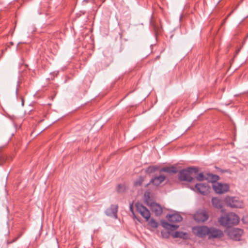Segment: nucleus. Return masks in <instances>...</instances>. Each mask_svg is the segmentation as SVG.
<instances>
[{
    "label": "nucleus",
    "instance_id": "3",
    "mask_svg": "<svg viewBox=\"0 0 248 248\" xmlns=\"http://www.w3.org/2000/svg\"><path fill=\"white\" fill-rule=\"evenodd\" d=\"M225 202L228 206L232 208H242L243 206V203L236 197H226Z\"/></svg>",
    "mask_w": 248,
    "mask_h": 248
},
{
    "label": "nucleus",
    "instance_id": "16",
    "mask_svg": "<svg viewBox=\"0 0 248 248\" xmlns=\"http://www.w3.org/2000/svg\"><path fill=\"white\" fill-rule=\"evenodd\" d=\"M219 179V177L216 174L207 173L205 175V180L212 183H215Z\"/></svg>",
    "mask_w": 248,
    "mask_h": 248
},
{
    "label": "nucleus",
    "instance_id": "13",
    "mask_svg": "<svg viewBox=\"0 0 248 248\" xmlns=\"http://www.w3.org/2000/svg\"><path fill=\"white\" fill-rule=\"evenodd\" d=\"M150 206L152 211L155 214V215L160 216L162 214L163 209L159 204L155 202H152L151 203Z\"/></svg>",
    "mask_w": 248,
    "mask_h": 248
},
{
    "label": "nucleus",
    "instance_id": "24",
    "mask_svg": "<svg viewBox=\"0 0 248 248\" xmlns=\"http://www.w3.org/2000/svg\"><path fill=\"white\" fill-rule=\"evenodd\" d=\"M143 181H144L143 178L142 177H140L137 181L135 182L134 184L135 186H140L142 184Z\"/></svg>",
    "mask_w": 248,
    "mask_h": 248
},
{
    "label": "nucleus",
    "instance_id": "6",
    "mask_svg": "<svg viewBox=\"0 0 248 248\" xmlns=\"http://www.w3.org/2000/svg\"><path fill=\"white\" fill-rule=\"evenodd\" d=\"M213 188L216 193L222 194L229 190V186L227 184L217 183L213 185Z\"/></svg>",
    "mask_w": 248,
    "mask_h": 248
},
{
    "label": "nucleus",
    "instance_id": "18",
    "mask_svg": "<svg viewBox=\"0 0 248 248\" xmlns=\"http://www.w3.org/2000/svg\"><path fill=\"white\" fill-rule=\"evenodd\" d=\"M196 234L197 236L200 237H203L206 235L210 234L209 237L217 238L222 236L223 233H196Z\"/></svg>",
    "mask_w": 248,
    "mask_h": 248
},
{
    "label": "nucleus",
    "instance_id": "31",
    "mask_svg": "<svg viewBox=\"0 0 248 248\" xmlns=\"http://www.w3.org/2000/svg\"><path fill=\"white\" fill-rule=\"evenodd\" d=\"M232 12H231V13H230V14H229V15L228 16H230L231 15V14L232 13Z\"/></svg>",
    "mask_w": 248,
    "mask_h": 248
},
{
    "label": "nucleus",
    "instance_id": "8",
    "mask_svg": "<svg viewBox=\"0 0 248 248\" xmlns=\"http://www.w3.org/2000/svg\"><path fill=\"white\" fill-rule=\"evenodd\" d=\"M196 191L203 195H206L209 191L210 187L206 184H197L195 186Z\"/></svg>",
    "mask_w": 248,
    "mask_h": 248
},
{
    "label": "nucleus",
    "instance_id": "1",
    "mask_svg": "<svg viewBox=\"0 0 248 248\" xmlns=\"http://www.w3.org/2000/svg\"><path fill=\"white\" fill-rule=\"evenodd\" d=\"M239 219V217L236 214L230 212L222 215L218 218V222L222 226L230 228L238 224Z\"/></svg>",
    "mask_w": 248,
    "mask_h": 248
},
{
    "label": "nucleus",
    "instance_id": "20",
    "mask_svg": "<svg viewBox=\"0 0 248 248\" xmlns=\"http://www.w3.org/2000/svg\"><path fill=\"white\" fill-rule=\"evenodd\" d=\"M158 167L156 166H149L146 170V172L149 173H151L157 170Z\"/></svg>",
    "mask_w": 248,
    "mask_h": 248
},
{
    "label": "nucleus",
    "instance_id": "5",
    "mask_svg": "<svg viewBox=\"0 0 248 248\" xmlns=\"http://www.w3.org/2000/svg\"><path fill=\"white\" fill-rule=\"evenodd\" d=\"M135 206L137 212H139L144 218L146 219H148L150 217V211L142 204L138 202L136 203Z\"/></svg>",
    "mask_w": 248,
    "mask_h": 248
},
{
    "label": "nucleus",
    "instance_id": "9",
    "mask_svg": "<svg viewBox=\"0 0 248 248\" xmlns=\"http://www.w3.org/2000/svg\"><path fill=\"white\" fill-rule=\"evenodd\" d=\"M193 231L197 232H222L221 231L215 229L211 231L210 228L205 226H197L193 228Z\"/></svg>",
    "mask_w": 248,
    "mask_h": 248
},
{
    "label": "nucleus",
    "instance_id": "10",
    "mask_svg": "<svg viewBox=\"0 0 248 248\" xmlns=\"http://www.w3.org/2000/svg\"><path fill=\"white\" fill-rule=\"evenodd\" d=\"M161 224L164 228L168 230L167 232H170L169 231L172 232L175 231L174 232H180L178 231H175L179 227V226L177 225L169 223L166 221H161Z\"/></svg>",
    "mask_w": 248,
    "mask_h": 248
},
{
    "label": "nucleus",
    "instance_id": "14",
    "mask_svg": "<svg viewBox=\"0 0 248 248\" xmlns=\"http://www.w3.org/2000/svg\"><path fill=\"white\" fill-rule=\"evenodd\" d=\"M188 233H161V236L164 238H168L170 236L173 238H181L186 239Z\"/></svg>",
    "mask_w": 248,
    "mask_h": 248
},
{
    "label": "nucleus",
    "instance_id": "27",
    "mask_svg": "<svg viewBox=\"0 0 248 248\" xmlns=\"http://www.w3.org/2000/svg\"><path fill=\"white\" fill-rule=\"evenodd\" d=\"M237 230L238 231V232L234 230L233 232H243V231L241 229H237Z\"/></svg>",
    "mask_w": 248,
    "mask_h": 248
},
{
    "label": "nucleus",
    "instance_id": "32",
    "mask_svg": "<svg viewBox=\"0 0 248 248\" xmlns=\"http://www.w3.org/2000/svg\"><path fill=\"white\" fill-rule=\"evenodd\" d=\"M11 45H13V42H11Z\"/></svg>",
    "mask_w": 248,
    "mask_h": 248
},
{
    "label": "nucleus",
    "instance_id": "4",
    "mask_svg": "<svg viewBox=\"0 0 248 248\" xmlns=\"http://www.w3.org/2000/svg\"><path fill=\"white\" fill-rule=\"evenodd\" d=\"M209 216L205 210H199L194 216V219L198 222H203L208 219Z\"/></svg>",
    "mask_w": 248,
    "mask_h": 248
},
{
    "label": "nucleus",
    "instance_id": "12",
    "mask_svg": "<svg viewBox=\"0 0 248 248\" xmlns=\"http://www.w3.org/2000/svg\"><path fill=\"white\" fill-rule=\"evenodd\" d=\"M166 176L164 175H159V176H155L151 179L150 184H152L154 186H159L165 180Z\"/></svg>",
    "mask_w": 248,
    "mask_h": 248
},
{
    "label": "nucleus",
    "instance_id": "29",
    "mask_svg": "<svg viewBox=\"0 0 248 248\" xmlns=\"http://www.w3.org/2000/svg\"><path fill=\"white\" fill-rule=\"evenodd\" d=\"M240 51V48L238 49L237 51H236V54H237Z\"/></svg>",
    "mask_w": 248,
    "mask_h": 248
},
{
    "label": "nucleus",
    "instance_id": "19",
    "mask_svg": "<svg viewBox=\"0 0 248 248\" xmlns=\"http://www.w3.org/2000/svg\"><path fill=\"white\" fill-rule=\"evenodd\" d=\"M227 234L233 240L239 241L241 239L242 233H227Z\"/></svg>",
    "mask_w": 248,
    "mask_h": 248
},
{
    "label": "nucleus",
    "instance_id": "11",
    "mask_svg": "<svg viewBox=\"0 0 248 248\" xmlns=\"http://www.w3.org/2000/svg\"><path fill=\"white\" fill-rule=\"evenodd\" d=\"M166 218L170 222H179L183 220L182 216L177 213H174L171 214H168Z\"/></svg>",
    "mask_w": 248,
    "mask_h": 248
},
{
    "label": "nucleus",
    "instance_id": "30",
    "mask_svg": "<svg viewBox=\"0 0 248 248\" xmlns=\"http://www.w3.org/2000/svg\"><path fill=\"white\" fill-rule=\"evenodd\" d=\"M16 94L17 93V88H16Z\"/></svg>",
    "mask_w": 248,
    "mask_h": 248
},
{
    "label": "nucleus",
    "instance_id": "22",
    "mask_svg": "<svg viewBox=\"0 0 248 248\" xmlns=\"http://www.w3.org/2000/svg\"><path fill=\"white\" fill-rule=\"evenodd\" d=\"M125 189L124 185L122 184H119L117 186V191L119 193L123 192Z\"/></svg>",
    "mask_w": 248,
    "mask_h": 248
},
{
    "label": "nucleus",
    "instance_id": "7",
    "mask_svg": "<svg viewBox=\"0 0 248 248\" xmlns=\"http://www.w3.org/2000/svg\"><path fill=\"white\" fill-rule=\"evenodd\" d=\"M118 205L117 204H111L110 207L108 208L105 211V214L113 218L117 219L118 218Z\"/></svg>",
    "mask_w": 248,
    "mask_h": 248
},
{
    "label": "nucleus",
    "instance_id": "2",
    "mask_svg": "<svg viewBox=\"0 0 248 248\" xmlns=\"http://www.w3.org/2000/svg\"><path fill=\"white\" fill-rule=\"evenodd\" d=\"M198 172V169L196 167H188L186 169L181 170L179 172V179L181 181L191 182L193 178L191 176L193 172L195 174Z\"/></svg>",
    "mask_w": 248,
    "mask_h": 248
},
{
    "label": "nucleus",
    "instance_id": "15",
    "mask_svg": "<svg viewBox=\"0 0 248 248\" xmlns=\"http://www.w3.org/2000/svg\"><path fill=\"white\" fill-rule=\"evenodd\" d=\"M160 172H165L169 173H176L178 172L177 168L174 166L162 168Z\"/></svg>",
    "mask_w": 248,
    "mask_h": 248
},
{
    "label": "nucleus",
    "instance_id": "17",
    "mask_svg": "<svg viewBox=\"0 0 248 248\" xmlns=\"http://www.w3.org/2000/svg\"><path fill=\"white\" fill-rule=\"evenodd\" d=\"M212 202L214 207L220 209L222 208V203L221 201L217 198H213Z\"/></svg>",
    "mask_w": 248,
    "mask_h": 248
},
{
    "label": "nucleus",
    "instance_id": "23",
    "mask_svg": "<svg viewBox=\"0 0 248 248\" xmlns=\"http://www.w3.org/2000/svg\"><path fill=\"white\" fill-rule=\"evenodd\" d=\"M196 179L198 181H202L203 180H205V175L204 176L202 173H200L197 176Z\"/></svg>",
    "mask_w": 248,
    "mask_h": 248
},
{
    "label": "nucleus",
    "instance_id": "28",
    "mask_svg": "<svg viewBox=\"0 0 248 248\" xmlns=\"http://www.w3.org/2000/svg\"><path fill=\"white\" fill-rule=\"evenodd\" d=\"M130 209L131 210V212H133V207H132V204H130Z\"/></svg>",
    "mask_w": 248,
    "mask_h": 248
},
{
    "label": "nucleus",
    "instance_id": "25",
    "mask_svg": "<svg viewBox=\"0 0 248 248\" xmlns=\"http://www.w3.org/2000/svg\"><path fill=\"white\" fill-rule=\"evenodd\" d=\"M18 237H16V238L13 239V240H8L7 241V244H11L14 242H15L17 239H18Z\"/></svg>",
    "mask_w": 248,
    "mask_h": 248
},
{
    "label": "nucleus",
    "instance_id": "21",
    "mask_svg": "<svg viewBox=\"0 0 248 248\" xmlns=\"http://www.w3.org/2000/svg\"><path fill=\"white\" fill-rule=\"evenodd\" d=\"M149 224L151 227L154 228H156L158 227V222H156L155 220L152 219L150 222Z\"/></svg>",
    "mask_w": 248,
    "mask_h": 248
},
{
    "label": "nucleus",
    "instance_id": "26",
    "mask_svg": "<svg viewBox=\"0 0 248 248\" xmlns=\"http://www.w3.org/2000/svg\"><path fill=\"white\" fill-rule=\"evenodd\" d=\"M149 195H150V192H145L144 193V196L146 198H149Z\"/></svg>",
    "mask_w": 248,
    "mask_h": 248
}]
</instances>
